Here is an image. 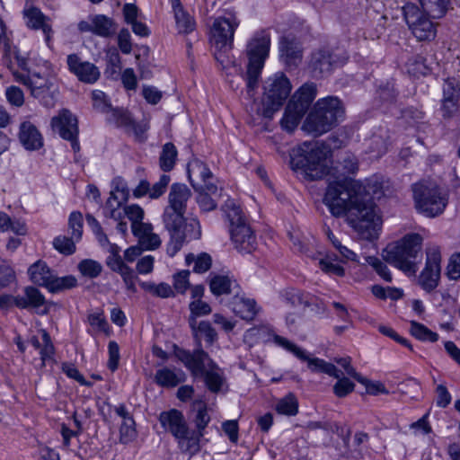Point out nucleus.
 <instances>
[{"label": "nucleus", "mask_w": 460, "mask_h": 460, "mask_svg": "<svg viewBox=\"0 0 460 460\" xmlns=\"http://www.w3.org/2000/svg\"><path fill=\"white\" fill-rule=\"evenodd\" d=\"M358 170L354 157L343 160L342 172L336 181H330L323 197V203L334 217L346 216L347 221L365 240L376 239L381 228V218L376 211L374 201L361 192L362 186L347 177Z\"/></svg>", "instance_id": "obj_1"}, {"label": "nucleus", "mask_w": 460, "mask_h": 460, "mask_svg": "<svg viewBox=\"0 0 460 460\" xmlns=\"http://www.w3.org/2000/svg\"><path fill=\"white\" fill-rule=\"evenodd\" d=\"M191 196V190L184 183L175 182L170 187L168 204L163 213V222L170 234L166 247L170 257H173L185 243L197 240L201 235L199 221L196 218H185L187 205Z\"/></svg>", "instance_id": "obj_2"}, {"label": "nucleus", "mask_w": 460, "mask_h": 460, "mask_svg": "<svg viewBox=\"0 0 460 460\" xmlns=\"http://www.w3.org/2000/svg\"><path fill=\"white\" fill-rule=\"evenodd\" d=\"M178 359L183 363L195 378L201 377L208 390L213 394L226 393L228 389L224 370L200 348L193 351L178 349Z\"/></svg>", "instance_id": "obj_3"}, {"label": "nucleus", "mask_w": 460, "mask_h": 460, "mask_svg": "<svg viewBox=\"0 0 460 460\" xmlns=\"http://www.w3.org/2000/svg\"><path fill=\"white\" fill-rule=\"evenodd\" d=\"M330 147L323 143L304 142L290 155L291 168L308 180L322 179L330 173Z\"/></svg>", "instance_id": "obj_4"}, {"label": "nucleus", "mask_w": 460, "mask_h": 460, "mask_svg": "<svg viewBox=\"0 0 460 460\" xmlns=\"http://www.w3.org/2000/svg\"><path fill=\"white\" fill-rule=\"evenodd\" d=\"M422 237L419 234H409L384 251L385 260L392 266L408 275H414L420 257Z\"/></svg>", "instance_id": "obj_5"}, {"label": "nucleus", "mask_w": 460, "mask_h": 460, "mask_svg": "<svg viewBox=\"0 0 460 460\" xmlns=\"http://www.w3.org/2000/svg\"><path fill=\"white\" fill-rule=\"evenodd\" d=\"M343 114L344 109L337 97L320 99L306 117L303 129L314 136H321L330 131Z\"/></svg>", "instance_id": "obj_6"}, {"label": "nucleus", "mask_w": 460, "mask_h": 460, "mask_svg": "<svg viewBox=\"0 0 460 460\" xmlns=\"http://www.w3.org/2000/svg\"><path fill=\"white\" fill-rule=\"evenodd\" d=\"M270 49V34L268 30L256 31L247 42L245 54L248 59L246 66V84L250 90L258 86V83L269 57Z\"/></svg>", "instance_id": "obj_7"}, {"label": "nucleus", "mask_w": 460, "mask_h": 460, "mask_svg": "<svg viewBox=\"0 0 460 460\" xmlns=\"http://www.w3.org/2000/svg\"><path fill=\"white\" fill-rule=\"evenodd\" d=\"M13 76L15 82L26 86L31 91V95L40 100L44 106L51 107L54 105L58 93L55 77L26 71H13Z\"/></svg>", "instance_id": "obj_8"}, {"label": "nucleus", "mask_w": 460, "mask_h": 460, "mask_svg": "<svg viewBox=\"0 0 460 460\" xmlns=\"http://www.w3.org/2000/svg\"><path fill=\"white\" fill-rule=\"evenodd\" d=\"M412 191L417 209L427 217L441 214L447 204L446 195L435 185L415 183Z\"/></svg>", "instance_id": "obj_9"}, {"label": "nucleus", "mask_w": 460, "mask_h": 460, "mask_svg": "<svg viewBox=\"0 0 460 460\" xmlns=\"http://www.w3.org/2000/svg\"><path fill=\"white\" fill-rule=\"evenodd\" d=\"M158 420L164 431L170 433L177 441L181 452L190 454V450L186 448L193 433L183 413L177 409H171L162 411Z\"/></svg>", "instance_id": "obj_10"}, {"label": "nucleus", "mask_w": 460, "mask_h": 460, "mask_svg": "<svg viewBox=\"0 0 460 460\" xmlns=\"http://www.w3.org/2000/svg\"><path fill=\"white\" fill-rule=\"evenodd\" d=\"M263 89L267 104L265 113L269 116L268 113L278 111L284 104L290 94L292 85L284 73L278 72L265 81Z\"/></svg>", "instance_id": "obj_11"}, {"label": "nucleus", "mask_w": 460, "mask_h": 460, "mask_svg": "<svg viewBox=\"0 0 460 460\" xmlns=\"http://www.w3.org/2000/svg\"><path fill=\"white\" fill-rule=\"evenodd\" d=\"M403 14L407 25L418 40L435 39L437 33L435 24L416 5H406L403 8Z\"/></svg>", "instance_id": "obj_12"}, {"label": "nucleus", "mask_w": 460, "mask_h": 460, "mask_svg": "<svg viewBox=\"0 0 460 460\" xmlns=\"http://www.w3.org/2000/svg\"><path fill=\"white\" fill-rule=\"evenodd\" d=\"M51 128L60 137L71 143L75 153L80 150L78 120L70 111L63 109L54 116L51 119Z\"/></svg>", "instance_id": "obj_13"}, {"label": "nucleus", "mask_w": 460, "mask_h": 460, "mask_svg": "<svg viewBox=\"0 0 460 460\" xmlns=\"http://www.w3.org/2000/svg\"><path fill=\"white\" fill-rule=\"evenodd\" d=\"M239 21L233 12H227L223 16L215 19L211 27V38L217 48H231L235 29Z\"/></svg>", "instance_id": "obj_14"}, {"label": "nucleus", "mask_w": 460, "mask_h": 460, "mask_svg": "<svg viewBox=\"0 0 460 460\" xmlns=\"http://www.w3.org/2000/svg\"><path fill=\"white\" fill-rule=\"evenodd\" d=\"M440 251L437 247H432L427 251L426 265L419 277L420 287L427 292L434 290L440 278Z\"/></svg>", "instance_id": "obj_15"}, {"label": "nucleus", "mask_w": 460, "mask_h": 460, "mask_svg": "<svg viewBox=\"0 0 460 460\" xmlns=\"http://www.w3.org/2000/svg\"><path fill=\"white\" fill-rule=\"evenodd\" d=\"M213 174L208 165L199 160H194L188 165V178L195 190L202 189L212 194L218 191L217 186L210 181Z\"/></svg>", "instance_id": "obj_16"}, {"label": "nucleus", "mask_w": 460, "mask_h": 460, "mask_svg": "<svg viewBox=\"0 0 460 460\" xmlns=\"http://www.w3.org/2000/svg\"><path fill=\"white\" fill-rule=\"evenodd\" d=\"M81 32H91L102 38H111L117 31V24L112 18L104 14H95L88 17L87 21L78 23Z\"/></svg>", "instance_id": "obj_17"}, {"label": "nucleus", "mask_w": 460, "mask_h": 460, "mask_svg": "<svg viewBox=\"0 0 460 460\" xmlns=\"http://www.w3.org/2000/svg\"><path fill=\"white\" fill-rule=\"evenodd\" d=\"M67 66L79 81L85 84H94L101 76L99 68L89 61H83L76 54L67 57Z\"/></svg>", "instance_id": "obj_18"}, {"label": "nucleus", "mask_w": 460, "mask_h": 460, "mask_svg": "<svg viewBox=\"0 0 460 460\" xmlns=\"http://www.w3.org/2000/svg\"><path fill=\"white\" fill-rule=\"evenodd\" d=\"M338 60L331 50L321 49L312 53L308 67L312 75L320 78L329 75Z\"/></svg>", "instance_id": "obj_19"}, {"label": "nucleus", "mask_w": 460, "mask_h": 460, "mask_svg": "<svg viewBox=\"0 0 460 460\" xmlns=\"http://www.w3.org/2000/svg\"><path fill=\"white\" fill-rule=\"evenodd\" d=\"M22 13L27 27L32 30H41L45 36V41L49 47L53 35V30L49 23L50 18L35 6L24 8Z\"/></svg>", "instance_id": "obj_20"}, {"label": "nucleus", "mask_w": 460, "mask_h": 460, "mask_svg": "<svg viewBox=\"0 0 460 460\" xmlns=\"http://www.w3.org/2000/svg\"><path fill=\"white\" fill-rule=\"evenodd\" d=\"M231 240L235 249L242 253H251L256 249L257 240L249 224L230 228Z\"/></svg>", "instance_id": "obj_21"}, {"label": "nucleus", "mask_w": 460, "mask_h": 460, "mask_svg": "<svg viewBox=\"0 0 460 460\" xmlns=\"http://www.w3.org/2000/svg\"><path fill=\"white\" fill-rule=\"evenodd\" d=\"M279 57L287 66H297L303 57L298 40L291 36L282 37L279 41Z\"/></svg>", "instance_id": "obj_22"}, {"label": "nucleus", "mask_w": 460, "mask_h": 460, "mask_svg": "<svg viewBox=\"0 0 460 460\" xmlns=\"http://www.w3.org/2000/svg\"><path fill=\"white\" fill-rule=\"evenodd\" d=\"M210 421V416L208 413L207 406L200 407L196 413L194 423L196 429H191L192 433L188 442L187 450H190V455L193 456L200 450L199 441L205 434V429Z\"/></svg>", "instance_id": "obj_23"}, {"label": "nucleus", "mask_w": 460, "mask_h": 460, "mask_svg": "<svg viewBox=\"0 0 460 460\" xmlns=\"http://www.w3.org/2000/svg\"><path fill=\"white\" fill-rule=\"evenodd\" d=\"M460 87L456 79L451 78L444 82L442 110L444 116H451L458 109Z\"/></svg>", "instance_id": "obj_24"}, {"label": "nucleus", "mask_w": 460, "mask_h": 460, "mask_svg": "<svg viewBox=\"0 0 460 460\" xmlns=\"http://www.w3.org/2000/svg\"><path fill=\"white\" fill-rule=\"evenodd\" d=\"M229 306L236 315L246 321L253 320L258 313L255 300L240 296V292L233 296Z\"/></svg>", "instance_id": "obj_25"}, {"label": "nucleus", "mask_w": 460, "mask_h": 460, "mask_svg": "<svg viewBox=\"0 0 460 460\" xmlns=\"http://www.w3.org/2000/svg\"><path fill=\"white\" fill-rule=\"evenodd\" d=\"M19 139L27 150H38L43 146V138L36 126L30 121L20 125Z\"/></svg>", "instance_id": "obj_26"}, {"label": "nucleus", "mask_w": 460, "mask_h": 460, "mask_svg": "<svg viewBox=\"0 0 460 460\" xmlns=\"http://www.w3.org/2000/svg\"><path fill=\"white\" fill-rule=\"evenodd\" d=\"M316 93V84L314 83H305L295 92L288 103L294 104L306 113L315 99Z\"/></svg>", "instance_id": "obj_27"}, {"label": "nucleus", "mask_w": 460, "mask_h": 460, "mask_svg": "<svg viewBox=\"0 0 460 460\" xmlns=\"http://www.w3.org/2000/svg\"><path fill=\"white\" fill-rule=\"evenodd\" d=\"M135 237L138 239L141 246L146 250H155L161 244L158 234L153 233V226L149 223H140L131 228Z\"/></svg>", "instance_id": "obj_28"}, {"label": "nucleus", "mask_w": 460, "mask_h": 460, "mask_svg": "<svg viewBox=\"0 0 460 460\" xmlns=\"http://www.w3.org/2000/svg\"><path fill=\"white\" fill-rule=\"evenodd\" d=\"M209 288L215 296L233 294L234 296L241 291V288L235 279L223 275H215L211 277Z\"/></svg>", "instance_id": "obj_29"}, {"label": "nucleus", "mask_w": 460, "mask_h": 460, "mask_svg": "<svg viewBox=\"0 0 460 460\" xmlns=\"http://www.w3.org/2000/svg\"><path fill=\"white\" fill-rule=\"evenodd\" d=\"M185 380L186 375L181 369L163 367L155 375V382L162 387H175Z\"/></svg>", "instance_id": "obj_30"}, {"label": "nucleus", "mask_w": 460, "mask_h": 460, "mask_svg": "<svg viewBox=\"0 0 460 460\" xmlns=\"http://www.w3.org/2000/svg\"><path fill=\"white\" fill-rule=\"evenodd\" d=\"M222 211L229 221L230 228L240 225H247V218L241 206L233 199H227L222 206Z\"/></svg>", "instance_id": "obj_31"}, {"label": "nucleus", "mask_w": 460, "mask_h": 460, "mask_svg": "<svg viewBox=\"0 0 460 460\" xmlns=\"http://www.w3.org/2000/svg\"><path fill=\"white\" fill-rule=\"evenodd\" d=\"M46 300L41 292L34 287H27L24 296H17L16 306L21 309L29 307L40 308L44 305Z\"/></svg>", "instance_id": "obj_32"}, {"label": "nucleus", "mask_w": 460, "mask_h": 460, "mask_svg": "<svg viewBox=\"0 0 460 460\" xmlns=\"http://www.w3.org/2000/svg\"><path fill=\"white\" fill-rule=\"evenodd\" d=\"M172 8L178 31L184 34H189L193 31L196 27L195 20L184 11L179 0L172 2Z\"/></svg>", "instance_id": "obj_33"}, {"label": "nucleus", "mask_w": 460, "mask_h": 460, "mask_svg": "<svg viewBox=\"0 0 460 460\" xmlns=\"http://www.w3.org/2000/svg\"><path fill=\"white\" fill-rule=\"evenodd\" d=\"M28 273L33 283L45 287L46 288L54 275V271L50 270L46 262L41 261L33 263L29 268Z\"/></svg>", "instance_id": "obj_34"}, {"label": "nucleus", "mask_w": 460, "mask_h": 460, "mask_svg": "<svg viewBox=\"0 0 460 460\" xmlns=\"http://www.w3.org/2000/svg\"><path fill=\"white\" fill-rule=\"evenodd\" d=\"M127 200L119 199V197L116 192H111L109 199H107L103 208V214L106 217L113 220L124 219L125 212L124 204Z\"/></svg>", "instance_id": "obj_35"}, {"label": "nucleus", "mask_w": 460, "mask_h": 460, "mask_svg": "<svg viewBox=\"0 0 460 460\" xmlns=\"http://www.w3.org/2000/svg\"><path fill=\"white\" fill-rule=\"evenodd\" d=\"M190 326L191 327L196 339L198 340V344H200V338L203 337L206 342L208 345H212L213 342L217 339V334L215 329L211 326V323L208 321H201L199 323L198 326H196V320H190ZM199 345H197V348Z\"/></svg>", "instance_id": "obj_36"}, {"label": "nucleus", "mask_w": 460, "mask_h": 460, "mask_svg": "<svg viewBox=\"0 0 460 460\" xmlns=\"http://www.w3.org/2000/svg\"><path fill=\"white\" fill-rule=\"evenodd\" d=\"M106 69L105 75L108 78L116 79L121 72L122 64L118 49L115 47L108 48L105 50Z\"/></svg>", "instance_id": "obj_37"}, {"label": "nucleus", "mask_w": 460, "mask_h": 460, "mask_svg": "<svg viewBox=\"0 0 460 460\" xmlns=\"http://www.w3.org/2000/svg\"><path fill=\"white\" fill-rule=\"evenodd\" d=\"M178 156L176 146L171 143H165L163 146L162 152L159 157V166L164 172H170L173 169Z\"/></svg>", "instance_id": "obj_38"}, {"label": "nucleus", "mask_w": 460, "mask_h": 460, "mask_svg": "<svg viewBox=\"0 0 460 460\" xmlns=\"http://www.w3.org/2000/svg\"><path fill=\"white\" fill-rule=\"evenodd\" d=\"M305 114V111H301L294 104L288 103L283 118L281 119L282 128L288 131L294 130Z\"/></svg>", "instance_id": "obj_39"}, {"label": "nucleus", "mask_w": 460, "mask_h": 460, "mask_svg": "<svg viewBox=\"0 0 460 460\" xmlns=\"http://www.w3.org/2000/svg\"><path fill=\"white\" fill-rule=\"evenodd\" d=\"M301 360L306 361L309 369L313 372L324 373L333 377L339 376V369L333 364L326 362L322 358H311L306 353V358Z\"/></svg>", "instance_id": "obj_40"}, {"label": "nucleus", "mask_w": 460, "mask_h": 460, "mask_svg": "<svg viewBox=\"0 0 460 460\" xmlns=\"http://www.w3.org/2000/svg\"><path fill=\"white\" fill-rule=\"evenodd\" d=\"M276 411L279 414L295 416L298 412V401L293 393L280 398L276 403Z\"/></svg>", "instance_id": "obj_41"}, {"label": "nucleus", "mask_w": 460, "mask_h": 460, "mask_svg": "<svg viewBox=\"0 0 460 460\" xmlns=\"http://www.w3.org/2000/svg\"><path fill=\"white\" fill-rule=\"evenodd\" d=\"M423 11L431 18H441L447 11L448 0H420Z\"/></svg>", "instance_id": "obj_42"}, {"label": "nucleus", "mask_w": 460, "mask_h": 460, "mask_svg": "<svg viewBox=\"0 0 460 460\" xmlns=\"http://www.w3.org/2000/svg\"><path fill=\"white\" fill-rule=\"evenodd\" d=\"M108 114V119L112 121L117 127L132 128L137 131V125L127 110L113 108Z\"/></svg>", "instance_id": "obj_43"}, {"label": "nucleus", "mask_w": 460, "mask_h": 460, "mask_svg": "<svg viewBox=\"0 0 460 460\" xmlns=\"http://www.w3.org/2000/svg\"><path fill=\"white\" fill-rule=\"evenodd\" d=\"M77 285L76 279L72 276L58 277L55 273L50 279L47 289L51 293H58L66 289H71Z\"/></svg>", "instance_id": "obj_44"}, {"label": "nucleus", "mask_w": 460, "mask_h": 460, "mask_svg": "<svg viewBox=\"0 0 460 460\" xmlns=\"http://www.w3.org/2000/svg\"><path fill=\"white\" fill-rule=\"evenodd\" d=\"M411 334L419 341L435 342L438 340V334L432 332L424 324L415 321L411 322Z\"/></svg>", "instance_id": "obj_45"}, {"label": "nucleus", "mask_w": 460, "mask_h": 460, "mask_svg": "<svg viewBox=\"0 0 460 460\" xmlns=\"http://www.w3.org/2000/svg\"><path fill=\"white\" fill-rule=\"evenodd\" d=\"M191 262H194V272L204 273L210 269L212 264V259L211 256L207 252H202L198 256L190 253L186 256V263L190 265Z\"/></svg>", "instance_id": "obj_46"}, {"label": "nucleus", "mask_w": 460, "mask_h": 460, "mask_svg": "<svg viewBox=\"0 0 460 460\" xmlns=\"http://www.w3.org/2000/svg\"><path fill=\"white\" fill-rule=\"evenodd\" d=\"M140 287L145 291L161 298H167L173 296L171 286L164 282L155 284L154 282L144 281L140 283Z\"/></svg>", "instance_id": "obj_47"}, {"label": "nucleus", "mask_w": 460, "mask_h": 460, "mask_svg": "<svg viewBox=\"0 0 460 460\" xmlns=\"http://www.w3.org/2000/svg\"><path fill=\"white\" fill-rule=\"evenodd\" d=\"M92 102L95 111L101 113H110L113 109L109 96L101 90L92 92Z\"/></svg>", "instance_id": "obj_48"}, {"label": "nucleus", "mask_w": 460, "mask_h": 460, "mask_svg": "<svg viewBox=\"0 0 460 460\" xmlns=\"http://www.w3.org/2000/svg\"><path fill=\"white\" fill-rule=\"evenodd\" d=\"M337 382L333 385V393L339 398L346 397L352 393L355 388V384L348 377L343 376L342 371L339 369V376L335 377Z\"/></svg>", "instance_id": "obj_49"}, {"label": "nucleus", "mask_w": 460, "mask_h": 460, "mask_svg": "<svg viewBox=\"0 0 460 460\" xmlns=\"http://www.w3.org/2000/svg\"><path fill=\"white\" fill-rule=\"evenodd\" d=\"M388 143L383 134H374L370 138L368 152L373 157H380L387 151Z\"/></svg>", "instance_id": "obj_50"}, {"label": "nucleus", "mask_w": 460, "mask_h": 460, "mask_svg": "<svg viewBox=\"0 0 460 460\" xmlns=\"http://www.w3.org/2000/svg\"><path fill=\"white\" fill-rule=\"evenodd\" d=\"M273 341L276 345L294 354L298 359H305L306 358V351L305 349L282 336L274 334Z\"/></svg>", "instance_id": "obj_51"}, {"label": "nucleus", "mask_w": 460, "mask_h": 460, "mask_svg": "<svg viewBox=\"0 0 460 460\" xmlns=\"http://www.w3.org/2000/svg\"><path fill=\"white\" fill-rule=\"evenodd\" d=\"M78 270L83 276L94 279L101 274L102 266L96 261L85 259L79 262Z\"/></svg>", "instance_id": "obj_52"}, {"label": "nucleus", "mask_w": 460, "mask_h": 460, "mask_svg": "<svg viewBox=\"0 0 460 460\" xmlns=\"http://www.w3.org/2000/svg\"><path fill=\"white\" fill-rule=\"evenodd\" d=\"M327 237L329 241L332 243L333 247L339 252L340 255L343 260L346 261H357V254L349 249L347 246L342 245L341 241L330 230H327Z\"/></svg>", "instance_id": "obj_53"}, {"label": "nucleus", "mask_w": 460, "mask_h": 460, "mask_svg": "<svg viewBox=\"0 0 460 460\" xmlns=\"http://www.w3.org/2000/svg\"><path fill=\"white\" fill-rule=\"evenodd\" d=\"M75 240L65 235H59L54 238L53 245L56 250L65 255L73 254L75 252Z\"/></svg>", "instance_id": "obj_54"}, {"label": "nucleus", "mask_w": 460, "mask_h": 460, "mask_svg": "<svg viewBox=\"0 0 460 460\" xmlns=\"http://www.w3.org/2000/svg\"><path fill=\"white\" fill-rule=\"evenodd\" d=\"M68 226L71 235L75 241H79L83 234V216L78 211H74L68 218Z\"/></svg>", "instance_id": "obj_55"}, {"label": "nucleus", "mask_w": 460, "mask_h": 460, "mask_svg": "<svg viewBox=\"0 0 460 460\" xmlns=\"http://www.w3.org/2000/svg\"><path fill=\"white\" fill-rule=\"evenodd\" d=\"M41 336L42 344L39 351L40 354V359L42 361V364L45 365V362L47 360L52 358L55 352V349L49 334L45 330L41 331Z\"/></svg>", "instance_id": "obj_56"}, {"label": "nucleus", "mask_w": 460, "mask_h": 460, "mask_svg": "<svg viewBox=\"0 0 460 460\" xmlns=\"http://www.w3.org/2000/svg\"><path fill=\"white\" fill-rule=\"evenodd\" d=\"M367 262L374 268L376 272L386 282H392V274L387 266L377 257L368 256Z\"/></svg>", "instance_id": "obj_57"}, {"label": "nucleus", "mask_w": 460, "mask_h": 460, "mask_svg": "<svg viewBox=\"0 0 460 460\" xmlns=\"http://www.w3.org/2000/svg\"><path fill=\"white\" fill-rule=\"evenodd\" d=\"M106 263L112 271L119 273L120 276L131 270V268L124 263L118 252H112V254L107 257Z\"/></svg>", "instance_id": "obj_58"}, {"label": "nucleus", "mask_w": 460, "mask_h": 460, "mask_svg": "<svg viewBox=\"0 0 460 460\" xmlns=\"http://www.w3.org/2000/svg\"><path fill=\"white\" fill-rule=\"evenodd\" d=\"M320 268L327 274L342 277L345 274L344 268L334 262L331 256H326L319 261Z\"/></svg>", "instance_id": "obj_59"}, {"label": "nucleus", "mask_w": 460, "mask_h": 460, "mask_svg": "<svg viewBox=\"0 0 460 460\" xmlns=\"http://www.w3.org/2000/svg\"><path fill=\"white\" fill-rule=\"evenodd\" d=\"M125 217H127L131 222V228L139 225L144 219V210L138 205H129L124 207Z\"/></svg>", "instance_id": "obj_60"}, {"label": "nucleus", "mask_w": 460, "mask_h": 460, "mask_svg": "<svg viewBox=\"0 0 460 460\" xmlns=\"http://www.w3.org/2000/svg\"><path fill=\"white\" fill-rule=\"evenodd\" d=\"M357 381L365 385L367 393L371 395L387 394L389 393L381 382H373L362 376Z\"/></svg>", "instance_id": "obj_61"}, {"label": "nucleus", "mask_w": 460, "mask_h": 460, "mask_svg": "<svg viewBox=\"0 0 460 460\" xmlns=\"http://www.w3.org/2000/svg\"><path fill=\"white\" fill-rule=\"evenodd\" d=\"M137 436V431L135 429V420H132V422L122 421L120 429H119V441L122 444H128L132 442Z\"/></svg>", "instance_id": "obj_62"}, {"label": "nucleus", "mask_w": 460, "mask_h": 460, "mask_svg": "<svg viewBox=\"0 0 460 460\" xmlns=\"http://www.w3.org/2000/svg\"><path fill=\"white\" fill-rule=\"evenodd\" d=\"M15 280L13 268L6 261H0V288H4Z\"/></svg>", "instance_id": "obj_63"}, {"label": "nucleus", "mask_w": 460, "mask_h": 460, "mask_svg": "<svg viewBox=\"0 0 460 460\" xmlns=\"http://www.w3.org/2000/svg\"><path fill=\"white\" fill-rule=\"evenodd\" d=\"M118 46L123 54L128 55L132 52L131 34L127 28H122L119 31Z\"/></svg>", "instance_id": "obj_64"}]
</instances>
